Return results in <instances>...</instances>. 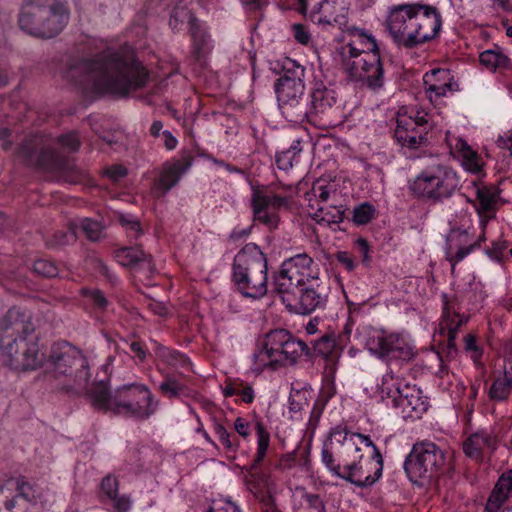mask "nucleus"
Wrapping results in <instances>:
<instances>
[{
  "instance_id": "35",
  "label": "nucleus",
  "mask_w": 512,
  "mask_h": 512,
  "mask_svg": "<svg viewBox=\"0 0 512 512\" xmlns=\"http://www.w3.org/2000/svg\"><path fill=\"white\" fill-rule=\"evenodd\" d=\"M346 209L343 205H319L309 214L318 223L338 224L343 221Z\"/></svg>"
},
{
  "instance_id": "18",
  "label": "nucleus",
  "mask_w": 512,
  "mask_h": 512,
  "mask_svg": "<svg viewBox=\"0 0 512 512\" xmlns=\"http://www.w3.org/2000/svg\"><path fill=\"white\" fill-rule=\"evenodd\" d=\"M41 142L35 138L23 143L20 154L27 164L51 172L64 168L66 158L53 148L40 147Z\"/></svg>"
},
{
  "instance_id": "56",
  "label": "nucleus",
  "mask_w": 512,
  "mask_h": 512,
  "mask_svg": "<svg viewBox=\"0 0 512 512\" xmlns=\"http://www.w3.org/2000/svg\"><path fill=\"white\" fill-rule=\"evenodd\" d=\"M118 480L115 477H112L111 475L106 476L103 478L101 483V488L103 492L109 497V498H116L118 493Z\"/></svg>"
},
{
  "instance_id": "51",
  "label": "nucleus",
  "mask_w": 512,
  "mask_h": 512,
  "mask_svg": "<svg viewBox=\"0 0 512 512\" xmlns=\"http://www.w3.org/2000/svg\"><path fill=\"white\" fill-rule=\"evenodd\" d=\"M322 462L326 465V467L336 476L342 478L343 476V464L337 458V462L334 459L333 453L324 447L322 449Z\"/></svg>"
},
{
  "instance_id": "50",
  "label": "nucleus",
  "mask_w": 512,
  "mask_h": 512,
  "mask_svg": "<svg viewBox=\"0 0 512 512\" xmlns=\"http://www.w3.org/2000/svg\"><path fill=\"white\" fill-rule=\"evenodd\" d=\"M119 222L127 229L131 239L137 240L143 234L140 222L137 218L128 215H120Z\"/></svg>"
},
{
  "instance_id": "14",
  "label": "nucleus",
  "mask_w": 512,
  "mask_h": 512,
  "mask_svg": "<svg viewBox=\"0 0 512 512\" xmlns=\"http://www.w3.org/2000/svg\"><path fill=\"white\" fill-rule=\"evenodd\" d=\"M281 300L290 312L308 315L325 306L327 292L319 279L312 280L281 294Z\"/></svg>"
},
{
  "instance_id": "58",
  "label": "nucleus",
  "mask_w": 512,
  "mask_h": 512,
  "mask_svg": "<svg viewBox=\"0 0 512 512\" xmlns=\"http://www.w3.org/2000/svg\"><path fill=\"white\" fill-rule=\"evenodd\" d=\"M238 394L244 403L250 404L254 401V389L251 384L241 380V385L237 388Z\"/></svg>"
},
{
  "instance_id": "34",
  "label": "nucleus",
  "mask_w": 512,
  "mask_h": 512,
  "mask_svg": "<svg viewBox=\"0 0 512 512\" xmlns=\"http://www.w3.org/2000/svg\"><path fill=\"white\" fill-rule=\"evenodd\" d=\"M89 396L92 405L102 411L112 412L114 393L111 394L108 388V382L105 380L96 381L89 389Z\"/></svg>"
},
{
  "instance_id": "37",
  "label": "nucleus",
  "mask_w": 512,
  "mask_h": 512,
  "mask_svg": "<svg viewBox=\"0 0 512 512\" xmlns=\"http://www.w3.org/2000/svg\"><path fill=\"white\" fill-rule=\"evenodd\" d=\"M480 63L491 71L497 68H508L510 66V59L494 50L483 51L479 56Z\"/></svg>"
},
{
  "instance_id": "32",
  "label": "nucleus",
  "mask_w": 512,
  "mask_h": 512,
  "mask_svg": "<svg viewBox=\"0 0 512 512\" xmlns=\"http://www.w3.org/2000/svg\"><path fill=\"white\" fill-rule=\"evenodd\" d=\"M193 157L185 155L180 160L175 161L171 166L163 170L160 175L159 185L168 191L177 184L182 174H184L192 165Z\"/></svg>"
},
{
  "instance_id": "64",
  "label": "nucleus",
  "mask_w": 512,
  "mask_h": 512,
  "mask_svg": "<svg viewBox=\"0 0 512 512\" xmlns=\"http://www.w3.org/2000/svg\"><path fill=\"white\" fill-rule=\"evenodd\" d=\"M477 199L479 200L481 208L485 211H488L494 202L493 195L486 189H479L477 191Z\"/></svg>"
},
{
  "instance_id": "8",
  "label": "nucleus",
  "mask_w": 512,
  "mask_h": 512,
  "mask_svg": "<svg viewBox=\"0 0 512 512\" xmlns=\"http://www.w3.org/2000/svg\"><path fill=\"white\" fill-rule=\"evenodd\" d=\"M157 407L158 400L144 384H126L114 391L112 413L116 415L142 421L149 419Z\"/></svg>"
},
{
  "instance_id": "22",
  "label": "nucleus",
  "mask_w": 512,
  "mask_h": 512,
  "mask_svg": "<svg viewBox=\"0 0 512 512\" xmlns=\"http://www.w3.org/2000/svg\"><path fill=\"white\" fill-rule=\"evenodd\" d=\"M354 39L336 47L335 54L340 63L355 58H363L368 53H379L376 40L370 34H353Z\"/></svg>"
},
{
  "instance_id": "60",
  "label": "nucleus",
  "mask_w": 512,
  "mask_h": 512,
  "mask_svg": "<svg viewBox=\"0 0 512 512\" xmlns=\"http://www.w3.org/2000/svg\"><path fill=\"white\" fill-rule=\"evenodd\" d=\"M302 459L305 463L307 462V459L304 455L301 457V459H298V455L295 452L289 453L281 457L280 466L283 469H291L295 465L300 464Z\"/></svg>"
},
{
  "instance_id": "44",
  "label": "nucleus",
  "mask_w": 512,
  "mask_h": 512,
  "mask_svg": "<svg viewBox=\"0 0 512 512\" xmlns=\"http://www.w3.org/2000/svg\"><path fill=\"white\" fill-rule=\"evenodd\" d=\"M61 178L70 184H78L84 181L86 173L75 165L65 160V167L57 171Z\"/></svg>"
},
{
  "instance_id": "45",
  "label": "nucleus",
  "mask_w": 512,
  "mask_h": 512,
  "mask_svg": "<svg viewBox=\"0 0 512 512\" xmlns=\"http://www.w3.org/2000/svg\"><path fill=\"white\" fill-rule=\"evenodd\" d=\"M512 385L502 377L497 378L489 389V398L494 401H504L510 394Z\"/></svg>"
},
{
  "instance_id": "38",
  "label": "nucleus",
  "mask_w": 512,
  "mask_h": 512,
  "mask_svg": "<svg viewBox=\"0 0 512 512\" xmlns=\"http://www.w3.org/2000/svg\"><path fill=\"white\" fill-rule=\"evenodd\" d=\"M395 43L407 49H412L422 43L433 40L438 34H392Z\"/></svg>"
},
{
  "instance_id": "3",
  "label": "nucleus",
  "mask_w": 512,
  "mask_h": 512,
  "mask_svg": "<svg viewBox=\"0 0 512 512\" xmlns=\"http://www.w3.org/2000/svg\"><path fill=\"white\" fill-rule=\"evenodd\" d=\"M337 456L343 464L342 479L358 487L371 486L382 475L383 457L369 436L345 432Z\"/></svg>"
},
{
  "instance_id": "36",
  "label": "nucleus",
  "mask_w": 512,
  "mask_h": 512,
  "mask_svg": "<svg viewBox=\"0 0 512 512\" xmlns=\"http://www.w3.org/2000/svg\"><path fill=\"white\" fill-rule=\"evenodd\" d=\"M76 225L70 224L66 230H58L46 239V246L50 249H60L72 244L77 239Z\"/></svg>"
},
{
  "instance_id": "27",
  "label": "nucleus",
  "mask_w": 512,
  "mask_h": 512,
  "mask_svg": "<svg viewBox=\"0 0 512 512\" xmlns=\"http://www.w3.org/2000/svg\"><path fill=\"white\" fill-rule=\"evenodd\" d=\"M412 116H399L394 131L397 142L405 147L416 149L427 142V137L422 134V129L415 127Z\"/></svg>"
},
{
  "instance_id": "10",
  "label": "nucleus",
  "mask_w": 512,
  "mask_h": 512,
  "mask_svg": "<svg viewBox=\"0 0 512 512\" xmlns=\"http://www.w3.org/2000/svg\"><path fill=\"white\" fill-rule=\"evenodd\" d=\"M307 117L311 123L323 127H333L342 123L345 113L340 95L332 87L317 83L308 102Z\"/></svg>"
},
{
  "instance_id": "41",
  "label": "nucleus",
  "mask_w": 512,
  "mask_h": 512,
  "mask_svg": "<svg viewBox=\"0 0 512 512\" xmlns=\"http://www.w3.org/2000/svg\"><path fill=\"white\" fill-rule=\"evenodd\" d=\"M256 432L258 436V448L253 461V467L258 465L264 459L270 442L269 433L261 422L256 423Z\"/></svg>"
},
{
  "instance_id": "21",
  "label": "nucleus",
  "mask_w": 512,
  "mask_h": 512,
  "mask_svg": "<svg viewBox=\"0 0 512 512\" xmlns=\"http://www.w3.org/2000/svg\"><path fill=\"white\" fill-rule=\"evenodd\" d=\"M484 241V233L477 240L471 242L470 235L466 230H452L448 238L449 244L446 251V259L451 263L452 272L457 263L462 261L476 248H479Z\"/></svg>"
},
{
  "instance_id": "55",
  "label": "nucleus",
  "mask_w": 512,
  "mask_h": 512,
  "mask_svg": "<svg viewBox=\"0 0 512 512\" xmlns=\"http://www.w3.org/2000/svg\"><path fill=\"white\" fill-rule=\"evenodd\" d=\"M84 294L90 299L94 307H96L97 309H100L102 311L107 309L109 302L102 291L94 289L84 291Z\"/></svg>"
},
{
  "instance_id": "52",
  "label": "nucleus",
  "mask_w": 512,
  "mask_h": 512,
  "mask_svg": "<svg viewBox=\"0 0 512 512\" xmlns=\"http://www.w3.org/2000/svg\"><path fill=\"white\" fill-rule=\"evenodd\" d=\"M58 143L70 152H77L81 146V140L77 131H70L60 135Z\"/></svg>"
},
{
  "instance_id": "61",
  "label": "nucleus",
  "mask_w": 512,
  "mask_h": 512,
  "mask_svg": "<svg viewBox=\"0 0 512 512\" xmlns=\"http://www.w3.org/2000/svg\"><path fill=\"white\" fill-rule=\"evenodd\" d=\"M208 512H241V510L231 501L215 502Z\"/></svg>"
},
{
  "instance_id": "42",
  "label": "nucleus",
  "mask_w": 512,
  "mask_h": 512,
  "mask_svg": "<svg viewBox=\"0 0 512 512\" xmlns=\"http://www.w3.org/2000/svg\"><path fill=\"white\" fill-rule=\"evenodd\" d=\"M336 346V338L334 334H325L313 343V355L328 357Z\"/></svg>"
},
{
  "instance_id": "15",
  "label": "nucleus",
  "mask_w": 512,
  "mask_h": 512,
  "mask_svg": "<svg viewBox=\"0 0 512 512\" xmlns=\"http://www.w3.org/2000/svg\"><path fill=\"white\" fill-rule=\"evenodd\" d=\"M348 78L359 82L369 89L378 90L384 85V69L380 53H368L363 58L341 62Z\"/></svg>"
},
{
  "instance_id": "5",
  "label": "nucleus",
  "mask_w": 512,
  "mask_h": 512,
  "mask_svg": "<svg viewBox=\"0 0 512 512\" xmlns=\"http://www.w3.org/2000/svg\"><path fill=\"white\" fill-rule=\"evenodd\" d=\"M232 268V281L244 297L258 299L266 295L267 259L256 244H246L234 257Z\"/></svg>"
},
{
  "instance_id": "57",
  "label": "nucleus",
  "mask_w": 512,
  "mask_h": 512,
  "mask_svg": "<svg viewBox=\"0 0 512 512\" xmlns=\"http://www.w3.org/2000/svg\"><path fill=\"white\" fill-rule=\"evenodd\" d=\"M292 150H285L276 155L277 167L281 170H288L293 166L294 155L291 154Z\"/></svg>"
},
{
  "instance_id": "25",
  "label": "nucleus",
  "mask_w": 512,
  "mask_h": 512,
  "mask_svg": "<svg viewBox=\"0 0 512 512\" xmlns=\"http://www.w3.org/2000/svg\"><path fill=\"white\" fill-rule=\"evenodd\" d=\"M398 396L393 399L394 406L401 408L404 413H422L426 411V402L421 391L415 385L400 381L397 386Z\"/></svg>"
},
{
  "instance_id": "6",
  "label": "nucleus",
  "mask_w": 512,
  "mask_h": 512,
  "mask_svg": "<svg viewBox=\"0 0 512 512\" xmlns=\"http://www.w3.org/2000/svg\"><path fill=\"white\" fill-rule=\"evenodd\" d=\"M69 19L66 0H23L18 23L24 32H61Z\"/></svg>"
},
{
  "instance_id": "9",
  "label": "nucleus",
  "mask_w": 512,
  "mask_h": 512,
  "mask_svg": "<svg viewBox=\"0 0 512 512\" xmlns=\"http://www.w3.org/2000/svg\"><path fill=\"white\" fill-rule=\"evenodd\" d=\"M458 186L459 179L451 168L435 164L423 170L410 188L418 197L438 202L451 197Z\"/></svg>"
},
{
  "instance_id": "2",
  "label": "nucleus",
  "mask_w": 512,
  "mask_h": 512,
  "mask_svg": "<svg viewBox=\"0 0 512 512\" xmlns=\"http://www.w3.org/2000/svg\"><path fill=\"white\" fill-rule=\"evenodd\" d=\"M38 319L20 307H11L0 319V359L18 372L40 368L45 360L39 337Z\"/></svg>"
},
{
  "instance_id": "43",
  "label": "nucleus",
  "mask_w": 512,
  "mask_h": 512,
  "mask_svg": "<svg viewBox=\"0 0 512 512\" xmlns=\"http://www.w3.org/2000/svg\"><path fill=\"white\" fill-rule=\"evenodd\" d=\"M79 228L85 234L87 239L92 242L99 241L102 238L103 226L96 220L85 218L81 220Z\"/></svg>"
},
{
  "instance_id": "29",
  "label": "nucleus",
  "mask_w": 512,
  "mask_h": 512,
  "mask_svg": "<svg viewBox=\"0 0 512 512\" xmlns=\"http://www.w3.org/2000/svg\"><path fill=\"white\" fill-rule=\"evenodd\" d=\"M115 258L119 264L131 267L136 271H146V278L154 272L151 256L140 247H123L115 251Z\"/></svg>"
},
{
  "instance_id": "1",
  "label": "nucleus",
  "mask_w": 512,
  "mask_h": 512,
  "mask_svg": "<svg viewBox=\"0 0 512 512\" xmlns=\"http://www.w3.org/2000/svg\"><path fill=\"white\" fill-rule=\"evenodd\" d=\"M70 76L95 92L124 97L146 86L149 71L138 60L134 48L124 45L80 60L70 68Z\"/></svg>"
},
{
  "instance_id": "7",
  "label": "nucleus",
  "mask_w": 512,
  "mask_h": 512,
  "mask_svg": "<svg viewBox=\"0 0 512 512\" xmlns=\"http://www.w3.org/2000/svg\"><path fill=\"white\" fill-rule=\"evenodd\" d=\"M44 494L24 476L0 483V512H43Z\"/></svg>"
},
{
  "instance_id": "24",
  "label": "nucleus",
  "mask_w": 512,
  "mask_h": 512,
  "mask_svg": "<svg viewBox=\"0 0 512 512\" xmlns=\"http://www.w3.org/2000/svg\"><path fill=\"white\" fill-rule=\"evenodd\" d=\"M498 437L493 432L480 430L471 434L463 442L464 454L478 462L484 458V451L489 450L493 453L498 447Z\"/></svg>"
},
{
  "instance_id": "47",
  "label": "nucleus",
  "mask_w": 512,
  "mask_h": 512,
  "mask_svg": "<svg viewBox=\"0 0 512 512\" xmlns=\"http://www.w3.org/2000/svg\"><path fill=\"white\" fill-rule=\"evenodd\" d=\"M213 422L215 434L218 436L221 444L228 451H236L239 445L238 439L236 437L232 438L231 434L226 430V428L222 424H220L219 421L216 420L215 418H213Z\"/></svg>"
},
{
  "instance_id": "40",
  "label": "nucleus",
  "mask_w": 512,
  "mask_h": 512,
  "mask_svg": "<svg viewBox=\"0 0 512 512\" xmlns=\"http://www.w3.org/2000/svg\"><path fill=\"white\" fill-rule=\"evenodd\" d=\"M331 189L328 185H320L319 181L313 184L312 189L306 194L309 201V209L314 210L320 202L326 203L330 198Z\"/></svg>"
},
{
  "instance_id": "23",
  "label": "nucleus",
  "mask_w": 512,
  "mask_h": 512,
  "mask_svg": "<svg viewBox=\"0 0 512 512\" xmlns=\"http://www.w3.org/2000/svg\"><path fill=\"white\" fill-rule=\"evenodd\" d=\"M443 313L442 320L439 324V333L447 335L449 351H456V334L458 329L468 321L465 315H461L455 307V303L451 302L447 295H443Z\"/></svg>"
},
{
  "instance_id": "13",
  "label": "nucleus",
  "mask_w": 512,
  "mask_h": 512,
  "mask_svg": "<svg viewBox=\"0 0 512 512\" xmlns=\"http://www.w3.org/2000/svg\"><path fill=\"white\" fill-rule=\"evenodd\" d=\"M312 264L313 259L306 253L286 259L274 276L276 291L281 295L297 286L318 280V276L312 274Z\"/></svg>"
},
{
  "instance_id": "49",
  "label": "nucleus",
  "mask_w": 512,
  "mask_h": 512,
  "mask_svg": "<svg viewBox=\"0 0 512 512\" xmlns=\"http://www.w3.org/2000/svg\"><path fill=\"white\" fill-rule=\"evenodd\" d=\"M33 271L46 278L56 277L59 273L57 265L53 261L47 259L36 260L33 264Z\"/></svg>"
},
{
  "instance_id": "11",
  "label": "nucleus",
  "mask_w": 512,
  "mask_h": 512,
  "mask_svg": "<svg viewBox=\"0 0 512 512\" xmlns=\"http://www.w3.org/2000/svg\"><path fill=\"white\" fill-rule=\"evenodd\" d=\"M446 465V454L435 443L425 440L416 442L406 457L404 469L413 483L427 480Z\"/></svg>"
},
{
  "instance_id": "59",
  "label": "nucleus",
  "mask_w": 512,
  "mask_h": 512,
  "mask_svg": "<svg viewBox=\"0 0 512 512\" xmlns=\"http://www.w3.org/2000/svg\"><path fill=\"white\" fill-rule=\"evenodd\" d=\"M508 247V243L505 240H499L493 243L491 248L486 250L487 255L496 260L500 261L502 252Z\"/></svg>"
},
{
  "instance_id": "12",
  "label": "nucleus",
  "mask_w": 512,
  "mask_h": 512,
  "mask_svg": "<svg viewBox=\"0 0 512 512\" xmlns=\"http://www.w3.org/2000/svg\"><path fill=\"white\" fill-rule=\"evenodd\" d=\"M264 349L270 364L287 366L294 364L297 359L306 355L312 356L308 345L294 338L287 330L278 329L267 334Z\"/></svg>"
},
{
  "instance_id": "54",
  "label": "nucleus",
  "mask_w": 512,
  "mask_h": 512,
  "mask_svg": "<svg viewBox=\"0 0 512 512\" xmlns=\"http://www.w3.org/2000/svg\"><path fill=\"white\" fill-rule=\"evenodd\" d=\"M412 120L416 123L417 129H422V134L427 136L428 132L433 128V122L430 115L424 111H417Z\"/></svg>"
},
{
  "instance_id": "4",
  "label": "nucleus",
  "mask_w": 512,
  "mask_h": 512,
  "mask_svg": "<svg viewBox=\"0 0 512 512\" xmlns=\"http://www.w3.org/2000/svg\"><path fill=\"white\" fill-rule=\"evenodd\" d=\"M50 377L55 387L66 391H78L86 386L89 373L88 361L79 349L67 341H58L51 345L47 357Z\"/></svg>"
},
{
  "instance_id": "39",
  "label": "nucleus",
  "mask_w": 512,
  "mask_h": 512,
  "mask_svg": "<svg viewBox=\"0 0 512 512\" xmlns=\"http://www.w3.org/2000/svg\"><path fill=\"white\" fill-rule=\"evenodd\" d=\"M282 69L284 74L278 80L292 82L297 81L298 77V81H303L305 68L298 64L295 60L290 58L284 59Z\"/></svg>"
},
{
  "instance_id": "26",
  "label": "nucleus",
  "mask_w": 512,
  "mask_h": 512,
  "mask_svg": "<svg viewBox=\"0 0 512 512\" xmlns=\"http://www.w3.org/2000/svg\"><path fill=\"white\" fill-rule=\"evenodd\" d=\"M425 91L431 102L456 90L457 84L452 82L450 73L445 69H433L423 77Z\"/></svg>"
},
{
  "instance_id": "46",
  "label": "nucleus",
  "mask_w": 512,
  "mask_h": 512,
  "mask_svg": "<svg viewBox=\"0 0 512 512\" xmlns=\"http://www.w3.org/2000/svg\"><path fill=\"white\" fill-rule=\"evenodd\" d=\"M159 390L169 398H176L181 395H186V387L174 377H166L165 381H163Z\"/></svg>"
},
{
  "instance_id": "53",
  "label": "nucleus",
  "mask_w": 512,
  "mask_h": 512,
  "mask_svg": "<svg viewBox=\"0 0 512 512\" xmlns=\"http://www.w3.org/2000/svg\"><path fill=\"white\" fill-rule=\"evenodd\" d=\"M462 154L466 167L469 171L476 173L481 170L480 159L475 151H473L469 146L463 145Z\"/></svg>"
},
{
  "instance_id": "28",
  "label": "nucleus",
  "mask_w": 512,
  "mask_h": 512,
  "mask_svg": "<svg viewBox=\"0 0 512 512\" xmlns=\"http://www.w3.org/2000/svg\"><path fill=\"white\" fill-rule=\"evenodd\" d=\"M414 5L416 8L410 20L411 32H440L442 21L437 9L428 5Z\"/></svg>"
},
{
  "instance_id": "20",
  "label": "nucleus",
  "mask_w": 512,
  "mask_h": 512,
  "mask_svg": "<svg viewBox=\"0 0 512 512\" xmlns=\"http://www.w3.org/2000/svg\"><path fill=\"white\" fill-rule=\"evenodd\" d=\"M347 13L346 0H322L313 8L310 17L313 22L343 30L347 23Z\"/></svg>"
},
{
  "instance_id": "63",
  "label": "nucleus",
  "mask_w": 512,
  "mask_h": 512,
  "mask_svg": "<svg viewBox=\"0 0 512 512\" xmlns=\"http://www.w3.org/2000/svg\"><path fill=\"white\" fill-rule=\"evenodd\" d=\"M105 175L117 182L127 175V169L122 165H113L105 170Z\"/></svg>"
},
{
  "instance_id": "17",
  "label": "nucleus",
  "mask_w": 512,
  "mask_h": 512,
  "mask_svg": "<svg viewBox=\"0 0 512 512\" xmlns=\"http://www.w3.org/2000/svg\"><path fill=\"white\" fill-rule=\"evenodd\" d=\"M368 350L380 358L409 361L413 358L412 347L396 333L374 330L366 340Z\"/></svg>"
},
{
  "instance_id": "16",
  "label": "nucleus",
  "mask_w": 512,
  "mask_h": 512,
  "mask_svg": "<svg viewBox=\"0 0 512 512\" xmlns=\"http://www.w3.org/2000/svg\"><path fill=\"white\" fill-rule=\"evenodd\" d=\"M303 81H282L275 83V92L282 114L291 122H301L307 117L308 100L304 97Z\"/></svg>"
},
{
  "instance_id": "62",
  "label": "nucleus",
  "mask_w": 512,
  "mask_h": 512,
  "mask_svg": "<svg viewBox=\"0 0 512 512\" xmlns=\"http://www.w3.org/2000/svg\"><path fill=\"white\" fill-rule=\"evenodd\" d=\"M303 498L305 499V501L307 502L308 504V507L310 509H313L315 510L316 512H324V503L323 501L320 499L319 495L317 494H310V493H305L303 495Z\"/></svg>"
},
{
  "instance_id": "33",
  "label": "nucleus",
  "mask_w": 512,
  "mask_h": 512,
  "mask_svg": "<svg viewBox=\"0 0 512 512\" xmlns=\"http://www.w3.org/2000/svg\"><path fill=\"white\" fill-rule=\"evenodd\" d=\"M171 29L178 31L194 32L200 29V22L186 7L177 5L170 16Z\"/></svg>"
},
{
  "instance_id": "48",
  "label": "nucleus",
  "mask_w": 512,
  "mask_h": 512,
  "mask_svg": "<svg viewBox=\"0 0 512 512\" xmlns=\"http://www.w3.org/2000/svg\"><path fill=\"white\" fill-rule=\"evenodd\" d=\"M375 216V208L369 203H362L353 210V222L356 225H365Z\"/></svg>"
},
{
  "instance_id": "31",
  "label": "nucleus",
  "mask_w": 512,
  "mask_h": 512,
  "mask_svg": "<svg viewBox=\"0 0 512 512\" xmlns=\"http://www.w3.org/2000/svg\"><path fill=\"white\" fill-rule=\"evenodd\" d=\"M415 8L413 4H405L391 10L387 19L388 32H411L410 20Z\"/></svg>"
},
{
  "instance_id": "30",
  "label": "nucleus",
  "mask_w": 512,
  "mask_h": 512,
  "mask_svg": "<svg viewBox=\"0 0 512 512\" xmlns=\"http://www.w3.org/2000/svg\"><path fill=\"white\" fill-rule=\"evenodd\" d=\"M512 492V472L503 474L497 481L492 490L486 506L485 512H501L504 503L508 500Z\"/></svg>"
},
{
  "instance_id": "19",
  "label": "nucleus",
  "mask_w": 512,
  "mask_h": 512,
  "mask_svg": "<svg viewBox=\"0 0 512 512\" xmlns=\"http://www.w3.org/2000/svg\"><path fill=\"white\" fill-rule=\"evenodd\" d=\"M288 205V199L278 195H265L254 192L251 199L253 220L258 221L270 230L277 228L279 223L278 210Z\"/></svg>"
}]
</instances>
